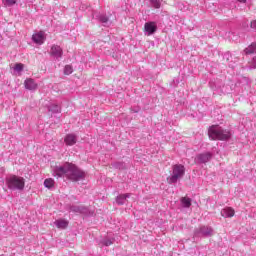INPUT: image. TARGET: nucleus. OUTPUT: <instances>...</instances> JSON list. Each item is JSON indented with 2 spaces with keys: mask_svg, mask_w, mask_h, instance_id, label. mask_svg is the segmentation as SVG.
Segmentation results:
<instances>
[{
  "mask_svg": "<svg viewBox=\"0 0 256 256\" xmlns=\"http://www.w3.org/2000/svg\"><path fill=\"white\" fill-rule=\"evenodd\" d=\"M44 187H46L47 189H53V187H55V180H53L52 178H47L44 181Z\"/></svg>",
  "mask_w": 256,
  "mask_h": 256,
  "instance_id": "a211bd4d",
  "label": "nucleus"
},
{
  "mask_svg": "<svg viewBox=\"0 0 256 256\" xmlns=\"http://www.w3.org/2000/svg\"><path fill=\"white\" fill-rule=\"evenodd\" d=\"M45 39H47V36H45V32L43 31L36 32L33 35V43L36 47L43 45V43H45Z\"/></svg>",
  "mask_w": 256,
  "mask_h": 256,
  "instance_id": "423d86ee",
  "label": "nucleus"
},
{
  "mask_svg": "<svg viewBox=\"0 0 256 256\" xmlns=\"http://www.w3.org/2000/svg\"><path fill=\"white\" fill-rule=\"evenodd\" d=\"M54 225H56V227L58 229H67V226L69 225V222H67V220L60 219V220H56L54 222Z\"/></svg>",
  "mask_w": 256,
  "mask_h": 256,
  "instance_id": "4468645a",
  "label": "nucleus"
},
{
  "mask_svg": "<svg viewBox=\"0 0 256 256\" xmlns=\"http://www.w3.org/2000/svg\"><path fill=\"white\" fill-rule=\"evenodd\" d=\"M23 67H24L23 64L17 63V64H15V66H14V70L19 73V72H21V71L23 70Z\"/></svg>",
  "mask_w": 256,
  "mask_h": 256,
  "instance_id": "393cba45",
  "label": "nucleus"
},
{
  "mask_svg": "<svg viewBox=\"0 0 256 256\" xmlns=\"http://www.w3.org/2000/svg\"><path fill=\"white\" fill-rule=\"evenodd\" d=\"M244 53L246 55H253V53H256V42L250 44L245 50Z\"/></svg>",
  "mask_w": 256,
  "mask_h": 256,
  "instance_id": "2eb2a0df",
  "label": "nucleus"
},
{
  "mask_svg": "<svg viewBox=\"0 0 256 256\" xmlns=\"http://www.w3.org/2000/svg\"><path fill=\"white\" fill-rule=\"evenodd\" d=\"M157 31V23L155 22H146L144 25L145 35L151 36Z\"/></svg>",
  "mask_w": 256,
  "mask_h": 256,
  "instance_id": "6e6552de",
  "label": "nucleus"
},
{
  "mask_svg": "<svg viewBox=\"0 0 256 256\" xmlns=\"http://www.w3.org/2000/svg\"><path fill=\"white\" fill-rule=\"evenodd\" d=\"M221 215L222 217H234L235 215V210L231 207H227L221 210Z\"/></svg>",
  "mask_w": 256,
  "mask_h": 256,
  "instance_id": "f8f14e48",
  "label": "nucleus"
},
{
  "mask_svg": "<svg viewBox=\"0 0 256 256\" xmlns=\"http://www.w3.org/2000/svg\"><path fill=\"white\" fill-rule=\"evenodd\" d=\"M70 211L72 213H82L83 215H87L89 210L85 206H70Z\"/></svg>",
  "mask_w": 256,
  "mask_h": 256,
  "instance_id": "9b49d317",
  "label": "nucleus"
},
{
  "mask_svg": "<svg viewBox=\"0 0 256 256\" xmlns=\"http://www.w3.org/2000/svg\"><path fill=\"white\" fill-rule=\"evenodd\" d=\"M73 73V67L71 65H66L64 67V75H71Z\"/></svg>",
  "mask_w": 256,
  "mask_h": 256,
  "instance_id": "5701e85b",
  "label": "nucleus"
},
{
  "mask_svg": "<svg viewBox=\"0 0 256 256\" xmlns=\"http://www.w3.org/2000/svg\"><path fill=\"white\" fill-rule=\"evenodd\" d=\"M94 17L98 19L100 23H103V25H107L109 23V17H107L105 14H99Z\"/></svg>",
  "mask_w": 256,
  "mask_h": 256,
  "instance_id": "dca6fc26",
  "label": "nucleus"
},
{
  "mask_svg": "<svg viewBox=\"0 0 256 256\" xmlns=\"http://www.w3.org/2000/svg\"><path fill=\"white\" fill-rule=\"evenodd\" d=\"M50 55L54 57V59H61L63 57V49L59 45H52Z\"/></svg>",
  "mask_w": 256,
  "mask_h": 256,
  "instance_id": "0eeeda50",
  "label": "nucleus"
},
{
  "mask_svg": "<svg viewBox=\"0 0 256 256\" xmlns=\"http://www.w3.org/2000/svg\"><path fill=\"white\" fill-rule=\"evenodd\" d=\"M33 87H34V89H35V87H37V85H35V84H34V86H33Z\"/></svg>",
  "mask_w": 256,
  "mask_h": 256,
  "instance_id": "c756f323",
  "label": "nucleus"
},
{
  "mask_svg": "<svg viewBox=\"0 0 256 256\" xmlns=\"http://www.w3.org/2000/svg\"><path fill=\"white\" fill-rule=\"evenodd\" d=\"M181 204L183 207H185L186 209H189V207H191V200L190 198H187V197H183L181 199Z\"/></svg>",
  "mask_w": 256,
  "mask_h": 256,
  "instance_id": "aec40b11",
  "label": "nucleus"
},
{
  "mask_svg": "<svg viewBox=\"0 0 256 256\" xmlns=\"http://www.w3.org/2000/svg\"><path fill=\"white\" fill-rule=\"evenodd\" d=\"M251 69H256V56L252 59Z\"/></svg>",
  "mask_w": 256,
  "mask_h": 256,
  "instance_id": "bb28decb",
  "label": "nucleus"
},
{
  "mask_svg": "<svg viewBox=\"0 0 256 256\" xmlns=\"http://www.w3.org/2000/svg\"><path fill=\"white\" fill-rule=\"evenodd\" d=\"M4 4L7 5L8 7H11V5H15L16 1L15 0H3Z\"/></svg>",
  "mask_w": 256,
  "mask_h": 256,
  "instance_id": "a878e982",
  "label": "nucleus"
},
{
  "mask_svg": "<svg viewBox=\"0 0 256 256\" xmlns=\"http://www.w3.org/2000/svg\"><path fill=\"white\" fill-rule=\"evenodd\" d=\"M131 197V194H121L117 196L116 203L118 205H125V201Z\"/></svg>",
  "mask_w": 256,
  "mask_h": 256,
  "instance_id": "ddd939ff",
  "label": "nucleus"
},
{
  "mask_svg": "<svg viewBox=\"0 0 256 256\" xmlns=\"http://www.w3.org/2000/svg\"><path fill=\"white\" fill-rule=\"evenodd\" d=\"M213 235V228L209 226H202L195 231L196 237H211Z\"/></svg>",
  "mask_w": 256,
  "mask_h": 256,
  "instance_id": "39448f33",
  "label": "nucleus"
},
{
  "mask_svg": "<svg viewBox=\"0 0 256 256\" xmlns=\"http://www.w3.org/2000/svg\"><path fill=\"white\" fill-rule=\"evenodd\" d=\"M113 167H115V169H120V170L127 169V165L123 162H116L113 164Z\"/></svg>",
  "mask_w": 256,
  "mask_h": 256,
  "instance_id": "412c9836",
  "label": "nucleus"
},
{
  "mask_svg": "<svg viewBox=\"0 0 256 256\" xmlns=\"http://www.w3.org/2000/svg\"><path fill=\"white\" fill-rule=\"evenodd\" d=\"M54 173L56 177H66L70 181H83L85 179V172L75 164L66 162L62 166H58L55 168Z\"/></svg>",
  "mask_w": 256,
  "mask_h": 256,
  "instance_id": "f257e3e1",
  "label": "nucleus"
},
{
  "mask_svg": "<svg viewBox=\"0 0 256 256\" xmlns=\"http://www.w3.org/2000/svg\"><path fill=\"white\" fill-rule=\"evenodd\" d=\"M209 139L212 141L220 140L227 141V139L231 138V132L229 130H224L220 126L213 125L208 130Z\"/></svg>",
  "mask_w": 256,
  "mask_h": 256,
  "instance_id": "f03ea898",
  "label": "nucleus"
},
{
  "mask_svg": "<svg viewBox=\"0 0 256 256\" xmlns=\"http://www.w3.org/2000/svg\"><path fill=\"white\" fill-rule=\"evenodd\" d=\"M50 113H59L61 111V106L57 104H50L48 107Z\"/></svg>",
  "mask_w": 256,
  "mask_h": 256,
  "instance_id": "f3484780",
  "label": "nucleus"
},
{
  "mask_svg": "<svg viewBox=\"0 0 256 256\" xmlns=\"http://www.w3.org/2000/svg\"><path fill=\"white\" fill-rule=\"evenodd\" d=\"M239 3H245L247 0H237Z\"/></svg>",
  "mask_w": 256,
  "mask_h": 256,
  "instance_id": "c85d7f7f",
  "label": "nucleus"
},
{
  "mask_svg": "<svg viewBox=\"0 0 256 256\" xmlns=\"http://www.w3.org/2000/svg\"><path fill=\"white\" fill-rule=\"evenodd\" d=\"M64 142L66 143V145L72 147V145H75L77 143V135L67 134L64 138Z\"/></svg>",
  "mask_w": 256,
  "mask_h": 256,
  "instance_id": "9d476101",
  "label": "nucleus"
},
{
  "mask_svg": "<svg viewBox=\"0 0 256 256\" xmlns=\"http://www.w3.org/2000/svg\"><path fill=\"white\" fill-rule=\"evenodd\" d=\"M114 242H115V239L113 238H105L100 242V245L104 247H109L110 245H113Z\"/></svg>",
  "mask_w": 256,
  "mask_h": 256,
  "instance_id": "6ab92c4d",
  "label": "nucleus"
},
{
  "mask_svg": "<svg viewBox=\"0 0 256 256\" xmlns=\"http://www.w3.org/2000/svg\"><path fill=\"white\" fill-rule=\"evenodd\" d=\"M26 89H33V80L32 79H27L24 83Z\"/></svg>",
  "mask_w": 256,
  "mask_h": 256,
  "instance_id": "b1692460",
  "label": "nucleus"
},
{
  "mask_svg": "<svg viewBox=\"0 0 256 256\" xmlns=\"http://www.w3.org/2000/svg\"><path fill=\"white\" fill-rule=\"evenodd\" d=\"M213 158V154L211 152H205L202 154H198L196 157L197 163H209Z\"/></svg>",
  "mask_w": 256,
  "mask_h": 256,
  "instance_id": "1a4fd4ad",
  "label": "nucleus"
},
{
  "mask_svg": "<svg viewBox=\"0 0 256 256\" xmlns=\"http://www.w3.org/2000/svg\"><path fill=\"white\" fill-rule=\"evenodd\" d=\"M150 5H152V7H154V9H159L161 7V1L150 0Z\"/></svg>",
  "mask_w": 256,
  "mask_h": 256,
  "instance_id": "4be33fe9",
  "label": "nucleus"
},
{
  "mask_svg": "<svg viewBox=\"0 0 256 256\" xmlns=\"http://www.w3.org/2000/svg\"><path fill=\"white\" fill-rule=\"evenodd\" d=\"M185 175V166L181 164H175L172 166V173L167 178V181L170 185L173 183H177L179 179H183V176Z\"/></svg>",
  "mask_w": 256,
  "mask_h": 256,
  "instance_id": "7ed1b4c3",
  "label": "nucleus"
},
{
  "mask_svg": "<svg viewBox=\"0 0 256 256\" xmlns=\"http://www.w3.org/2000/svg\"><path fill=\"white\" fill-rule=\"evenodd\" d=\"M6 185L8 189H17L18 191H22L25 188V179L19 176H10L6 179Z\"/></svg>",
  "mask_w": 256,
  "mask_h": 256,
  "instance_id": "20e7f679",
  "label": "nucleus"
},
{
  "mask_svg": "<svg viewBox=\"0 0 256 256\" xmlns=\"http://www.w3.org/2000/svg\"><path fill=\"white\" fill-rule=\"evenodd\" d=\"M251 28L256 29V20L251 22Z\"/></svg>",
  "mask_w": 256,
  "mask_h": 256,
  "instance_id": "cd10ccee",
  "label": "nucleus"
}]
</instances>
